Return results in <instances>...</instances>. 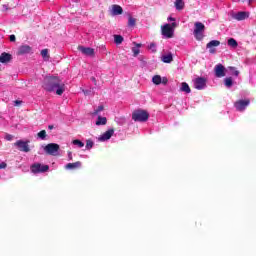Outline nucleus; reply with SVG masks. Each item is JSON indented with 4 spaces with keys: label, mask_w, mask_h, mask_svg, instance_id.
<instances>
[{
    "label": "nucleus",
    "mask_w": 256,
    "mask_h": 256,
    "mask_svg": "<svg viewBox=\"0 0 256 256\" xmlns=\"http://www.w3.org/2000/svg\"><path fill=\"white\" fill-rule=\"evenodd\" d=\"M42 87L48 93H53L56 90V95L65 93V83L57 76H46L43 80Z\"/></svg>",
    "instance_id": "nucleus-1"
},
{
    "label": "nucleus",
    "mask_w": 256,
    "mask_h": 256,
    "mask_svg": "<svg viewBox=\"0 0 256 256\" xmlns=\"http://www.w3.org/2000/svg\"><path fill=\"white\" fill-rule=\"evenodd\" d=\"M132 120L139 123H145V121H149V112L146 110H135L132 113Z\"/></svg>",
    "instance_id": "nucleus-2"
},
{
    "label": "nucleus",
    "mask_w": 256,
    "mask_h": 256,
    "mask_svg": "<svg viewBox=\"0 0 256 256\" xmlns=\"http://www.w3.org/2000/svg\"><path fill=\"white\" fill-rule=\"evenodd\" d=\"M205 24L202 22H196L194 23V37L197 41H203V38L205 37Z\"/></svg>",
    "instance_id": "nucleus-3"
},
{
    "label": "nucleus",
    "mask_w": 256,
    "mask_h": 256,
    "mask_svg": "<svg viewBox=\"0 0 256 256\" xmlns=\"http://www.w3.org/2000/svg\"><path fill=\"white\" fill-rule=\"evenodd\" d=\"M31 172L34 174L37 173H47L49 171V165H42L41 163H34L30 167Z\"/></svg>",
    "instance_id": "nucleus-4"
},
{
    "label": "nucleus",
    "mask_w": 256,
    "mask_h": 256,
    "mask_svg": "<svg viewBox=\"0 0 256 256\" xmlns=\"http://www.w3.org/2000/svg\"><path fill=\"white\" fill-rule=\"evenodd\" d=\"M30 141H23V140H17L14 143V146L19 149V151H22L23 153H29L31 151V148H29Z\"/></svg>",
    "instance_id": "nucleus-5"
},
{
    "label": "nucleus",
    "mask_w": 256,
    "mask_h": 256,
    "mask_svg": "<svg viewBox=\"0 0 256 256\" xmlns=\"http://www.w3.org/2000/svg\"><path fill=\"white\" fill-rule=\"evenodd\" d=\"M59 144L57 143H50V144H47L45 147H44V151L45 153H47L48 155H55L59 152Z\"/></svg>",
    "instance_id": "nucleus-6"
},
{
    "label": "nucleus",
    "mask_w": 256,
    "mask_h": 256,
    "mask_svg": "<svg viewBox=\"0 0 256 256\" xmlns=\"http://www.w3.org/2000/svg\"><path fill=\"white\" fill-rule=\"evenodd\" d=\"M194 87L195 89H198V91L203 90L205 87H207V78L198 77L194 80Z\"/></svg>",
    "instance_id": "nucleus-7"
},
{
    "label": "nucleus",
    "mask_w": 256,
    "mask_h": 256,
    "mask_svg": "<svg viewBox=\"0 0 256 256\" xmlns=\"http://www.w3.org/2000/svg\"><path fill=\"white\" fill-rule=\"evenodd\" d=\"M173 27H171V24H165L162 27V35H164V37H167V39H172L173 37Z\"/></svg>",
    "instance_id": "nucleus-8"
},
{
    "label": "nucleus",
    "mask_w": 256,
    "mask_h": 256,
    "mask_svg": "<svg viewBox=\"0 0 256 256\" xmlns=\"http://www.w3.org/2000/svg\"><path fill=\"white\" fill-rule=\"evenodd\" d=\"M78 51H80L83 55L87 57H94L95 56V49L85 47V46H78Z\"/></svg>",
    "instance_id": "nucleus-9"
},
{
    "label": "nucleus",
    "mask_w": 256,
    "mask_h": 256,
    "mask_svg": "<svg viewBox=\"0 0 256 256\" xmlns=\"http://www.w3.org/2000/svg\"><path fill=\"white\" fill-rule=\"evenodd\" d=\"M251 103V100H239L235 102L234 106L236 107L237 111H243L244 109H247L248 105Z\"/></svg>",
    "instance_id": "nucleus-10"
},
{
    "label": "nucleus",
    "mask_w": 256,
    "mask_h": 256,
    "mask_svg": "<svg viewBox=\"0 0 256 256\" xmlns=\"http://www.w3.org/2000/svg\"><path fill=\"white\" fill-rule=\"evenodd\" d=\"M221 45V42L219 40H211L209 43H207L206 48L209 49V53L213 54L216 52L214 47H219Z\"/></svg>",
    "instance_id": "nucleus-11"
},
{
    "label": "nucleus",
    "mask_w": 256,
    "mask_h": 256,
    "mask_svg": "<svg viewBox=\"0 0 256 256\" xmlns=\"http://www.w3.org/2000/svg\"><path fill=\"white\" fill-rule=\"evenodd\" d=\"M215 76L218 78L225 77V66L223 64H218L214 68Z\"/></svg>",
    "instance_id": "nucleus-12"
},
{
    "label": "nucleus",
    "mask_w": 256,
    "mask_h": 256,
    "mask_svg": "<svg viewBox=\"0 0 256 256\" xmlns=\"http://www.w3.org/2000/svg\"><path fill=\"white\" fill-rule=\"evenodd\" d=\"M115 133V129L111 128L108 131L104 132L99 138V141H109L111 137H113V134Z\"/></svg>",
    "instance_id": "nucleus-13"
},
{
    "label": "nucleus",
    "mask_w": 256,
    "mask_h": 256,
    "mask_svg": "<svg viewBox=\"0 0 256 256\" xmlns=\"http://www.w3.org/2000/svg\"><path fill=\"white\" fill-rule=\"evenodd\" d=\"M11 61H13V55H11L10 53L3 52L0 55V63L7 64L11 63Z\"/></svg>",
    "instance_id": "nucleus-14"
},
{
    "label": "nucleus",
    "mask_w": 256,
    "mask_h": 256,
    "mask_svg": "<svg viewBox=\"0 0 256 256\" xmlns=\"http://www.w3.org/2000/svg\"><path fill=\"white\" fill-rule=\"evenodd\" d=\"M236 21H245V19H249V12L240 11L234 14L233 16Z\"/></svg>",
    "instance_id": "nucleus-15"
},
{
    "label": "nucleus",
    "mask_w": 256,
    "mask_h": 256,
    "mask_svg": "<svg viewBox=\"0 0 256 256\" xmlns=\"http://www.w3.org/2000/svg\"><path fill=\"white\" fill-rule=\"evenodd\" d=\"M27 53H31V46L22 45L18 48L17 55H27Z\"/></svg>",
    "instance_id": "nucleus-16"
},
{
    "label": "nucleus",
    "mask_w": 256,
    "mask_h": 256,
    "mask_svg": "<svg viewBox=\"0 0 256 256\" xmlns=\"http://www.w3.org/2000/svg\"><path fill=\"white\" fill-rule=\"evenodd\" d=\"M81 165H82L81 161L68 163L66 164L65 169H81Z\"/></svg>",
    "instance_id": "nucleus-17"
},
{
    "label": "nucleus",
    "mask_w": 256,
    "mask_h": 256,
    "mask_svg": "<svg viewBox=\"0 0 256 256\" xmlns=\"http://www.w3.org/2000/svg\"><path fill=\"white\" fill-rule=\"evenodd\" d=\"M113 15H123V8L119 5L112 6Z\"/></svg>",
    "instance_id": "nucleus-18"
},
{
    "label": "nucleus",
    "mask_w": 256,
    "mask_h": 256,
    "mask_svg": "<svg viewBox=\"0 0 256 256\" xmlns=\"http://www.w3.org/2000/svg\"><path fill=\"white\" fill-rule=\"evenodd\" d=\"M174 5L177 11H183V9H185V2H183V0H176Z\"/></svg>",
    "instance_id": "nucleus-19"
},
{
    "label": "nucleus",
    "mask_w": 256,
    "mask_h": 256,
    "mask_svg": "<svg viewBox=\"0 0 256 256\" xmlns=\"http://www.w3.org/2000/svg\"><path fill=\"white\" fill-rule=\"evenodd\" d=\"M180 91L183 93H191V88L189 87V84L187 82H182Z\"/></svg>",
    "instance_id": "nucleus-20"
},
{
    "label": "nucleus",
    "mask_w": 256,
    "mask_h": 256,
    "mask_svg": "<svg viewBox=\"0 0 256 256\" xmlns=\"http://www.w3.org/2000/svg\"><path fill=\"white\" fill-rule=\"evenodd\" d=\"M229 47H232L233 49H237V47H239V43H237V40H235L234 38H230L227 41Z\"/></svg>",
    "instance_id": "nucleus-21"
},
{
    "label": "nucleus",
    "mask_w": 256,
    "mask_h": 256,
    "mask_svg": "<svg viewBox=\"0 0 256 256\" xmlns=\"http://www.w3.org/2000/svg\"><path fill=\"white\" fill-rule=\"evenodd\" d=\"M40 53H41V56L44 59V61H49V59L51 57V56H49V49H43V50H41Z\"/></svg>",
    "instance_id": "nucleus-22"
},
{
    "label": "nucleus",
    "mask_w": 256,
    "mask_h": 256,
    "mask_svg": "<svg viewBox=\"0 0 256 256\" xmlns=\"http://www.w3.org/2000/svg\"><path fill=\"white\" fill-rule=\"evenodd\" d=\"M163 63H171L173 61V54L169 53L167 55L162 56Z\"/></svg>",
    "instance_id": "nucleus-23"
},
{
    "label": "nucleus",
    "mask_w": 256,
    "mask_h": 256,
    "mask_svg": "<svg viewBox=\"0 0 256 256\" xmlns=\"http://www.w3.org/2000/svg\"><path fill=\"white\" fill-rule=\"evenodd\" d=\"M137 25V19L133 18L131 15L128 16V27H135Z\"/></svg>",
    "instance_id": "nucleus-24"
},
{
    "label": "nucleus",
    "mask_w": 256,
    "mask_h": 256,
    "mask_svg": "<svg viewBox=\"0 0 256 256\" xmlns=\"http://www.w3.org/2000/svg\"><path fill=\"white\" fill-rule=\"evenodd\" d=\"M96 125H107V118L98 116V120L96 121Z\"/></svg>",
    "instance_id": "nucleus-25"
},
{
    "label": "nucleus",
    "mask_w": 256,
    "mask_h": 256,
    "mask_svg": "<svg viewBox=\"0 0 256 256\" xmlns=\"http://www.w3.org/2000/svg\"><path fill=\"white\" fill-rule=\"evenodd\" d=\"M161 75H155L152 78V83H154V85H161Z\"/></svg>",
    "instance_id": "nucleus-26"
},
{
    "label": "nucleus",
    "mask_w": 256,
    "mask_h": 256,
    "mask_svg": "<svg viewBox=\"0 0 256 256\" xmlns=\"http://www.w3.org/2000/svg\"><path fill=\"white\" fill-rule=\"evenodd\" d=\"M114 43H116V45H121V43H123V36L114 35Z\"/></svg>",
    "instance_id": "nucleus-27"
},
{
    "label": "nucleus",
    "mask_w": 256,
    "mask_h": 256,
    "mask_svg": "<svg viewBox=\"0 0 256 256\" xmlns=\"http://www.w3.org/2000/svg\"><path fill=\"white\" fill-rule=\"evenodd\" d=\"M224 85H226V87H233V78L231 77L225 78Z\"/></svg>",
    "instance_id": "nucleus-28"
},
{
    "label": "nucleus",
    "mask_w": 256,
    "mask_h": 256,
    "mask_svg": "<svg viewBox=\"0 0 256 256\" xmlns=\"http://www.w3.org/2000/svg\"><path fill=\"white\" fill-rule=\"evenodd\" d=\"M37 137H39V139H42V141H44V139H46V137H47V131L42 130V131L38 132Z\"/></svg>",
    "instance_id": "nucleus-29"
},
{
    "label": "nucleus",
    "mask_w": 256,
    "mask_h": 256,
    "mask_svg": "<svg viewBox=\"0 0 256 256\" xmlns=\"http://www.w3.org/2000/svg\"><path fill=\"white\" fill-rule=\"evenodd\" d=\"M73 145H77L80 149L85 147V143H83L81 140L76 139L72 141Z\"/></svg>",
    "instance_id": "nucleus-30"
},
{
    "label": "nucleus",
    "mask_w": 256,
    "mask_h": 256,
    "mask_svg": "<svg viewBox=\"0 0 256 256\" xmlns=\"http://www.w3.org/2000/svg\"><path fill=\"white\" fill-rule=\"evenodd\" d=\"M228 69L232 71V75H234L235 77H239V70H237V68L230 66L228 67Z\"/></svg>",
    "instance_id": "nucleus-31"
},
{
    "label": "nucleus",
    "mask_w": 256,
    "mask_h": 256,
    "mask_svg": "<svg viewBox=\"0 0 256 256\" xmlns=\"http://www.w3.org/2000/svg\"><path fill=\"white\" fill-rule=\"evenodd\" d=\"M104 109L105 107L103 105H100L96 110H94V113H92V115H99V113H101V111H103Z\"/></svg>",
    "instance_id": "nucleus-32"
},
{
    "label": "nucleus",
    "mask_w": 256,
    "mask_h": 256,
    "mask_svg": "<svg viewBox=\"0 0 256 256\" xmlns=\"http://www.w3.org/2000/svg\"><path fill=\"white\" fill-rule=\"evenodd\" d=\"M93 145L94 143L92 142V140H87L86 141V149H93Z\"/></svg>",
    "instance_id": "nucleus-33"
},
{
    "label": "nucleus",
    "mask_w": 256,
    "mask_h": 256,
    "mask_svg": "<svg viewBox=\"0 0 256 256\" xmlns=\"http://www.w3.org/2000/svg\"><path fill=\"white\" fill-rule=\"evenodd\" d=\"M13 138H14V136L11 135V134H6V135H5L6 141H13Z\"/></svg>",
    "instance_id": "nucleus-34"
},
{
    "label": "nucleus",
    "mask_w": 256,
    "mask_h": 256,
    "mask_svg": "<svg viewBox=\"0 0 256 256\" xmlns=\"http://www.w3.org/2000/svg\"><path fill=\"white\" fill-rule=\"evenodd\" d=\"M161 83H162V85H167V83H169V79H167V77H163L161 79Z\"/></svg>",
    "instance_id": "nucleus-35"
},
{
    "label": "nucleus",
    "mask_w": 256,
    "mask_h": 256,
    "mask_svg": "<svg viewBox=\"0 0 256 256\" xmlns=\"http://www.w3.org/2000/svg\"><path fill=\"white\" fill-rule=\"evenodd\" d=\"M255 0H242V3H248V5H253Z\"/></svg>",
    "instance_id": "nucleus-36"
},
{
    "label": "nucleus",
    "mask_w": 256,
    "mask_h": 256,
    "mask_svg": "<svg viewBox=\"0 0 256 256\" xmlns=\"http://www.w3.org/2000/svg\"><path fill=\"white\" fill-rule=\"evenodd\" d=\"M132 51L134 53V57H137V55H139V49L138 48H133Z\"/></svg>",
    "instance_id": "nucleus-37"
},
{
    "label": "nucleus",
    "mask_w": 256,
    "mask_h": 256,
    "mask_svg": "<svg viewBox=\"0 0 256 256\" xmlns=\"http://www.w3.org/2000/svg\"><path fill=\"white\" fill-rule=\"evenodd\" d=\"M16 39H17V38L15 37L14 34L10 35V41H11L12 43L15 42Z\"/></svg>",
    "instance_id": "nucleus-38"
},
{
    "label": "nucleus",
    "mask_w": 256,
    "mask_h": 256,
    "mask_svg": "<svg viewBox=\"0 0 256 256\" xmlns=\"http://www.w3.org/2000/svg\"><path fill=\"white\" fill-rule=\"evenodd\" d=\"M7 167V163L2 162L0 163V169H5Z\"/></svg>",
    "instance_id": "nucleus-39"
},
{
    "label": "nucleus",
    "mask_w": 256,
    "mask_h": 256,
    "mask_svg": "<svg viewBox=\"0 0 256 256\" xmlns=\"http://www.w3.org/2000/svg\"><path fill=\"white\" fill-rule=\"evenodd\" d=\"M68 159L69 161H73V153L68 152Z\"/></svg>",
    "instance_id": "nucleus-40"
},
{
    "label": "nucleus",
    "mask_w": 256,
    "mask_h": 256,
    "mask_svg": "<svg viewBox=\"0 0 256 256\" xmlns=\"http://www.w3.org/2000/svg\"><path fill=\"white\" fill-rule=\"evenodd\" d=\"M14 103H15V105H21L22 102L19 100H15Z\"/></svg>",
    "instance_id": "nucleus-41"
},
{
    "label": "nucleus",
    "mask_w": 256,
    "mask_h": 256,
    "mask_svg": "<svg viewBox=\"0 0 256 256\" xmlns=\"http://www.w3.org/2000/svg\"><path fill=\"white\" fill-rule=\"evenodd\" d=\"M91 80L95 83V85H97V80L95 79V77H92Z\"/></svg>",
    "instance_id": "nucleus-42"
},
{
    "label": "nucleus",
    "mask_w": 256,
    "mask_h": 256,
    "mask_svg": "<svg viewBox=\"0 0 256 256\" xmlns=\"http://www.w3.org/2000/svg\"><path fill=\"white\" fill-rule=\"evenodd\" d=\"M170 26L171 27H177V23L173 22Z\"/></svg>",
    "instance_id": "nucleus-43"
},
{
    "label": "nucleus",
    "mask_w": 256,
    "mask_h": 256,
    "mask_svg": "<svg viewBox=\"0 0 256 256\" xmlns=\"http://www.w3.org/2000/svg\"><path fill=\"white\" fill-rule=\"evenodd\" d=\"M168 20H169V21H175V18L169 17Z\"/></svg>",
    "instance_id": "nucleus-44"
},
{
    "label": "nucleus",
    "mask_w": 256,
    "mask_h": 256,
    "mask_svg": "<svg viewBox=\"0 0 256 256\" xmlns=\"http://www.w3.org/2000/svg\"><path fill=\"white\" fill-rule=\"evenodd\" d=\"M153 47H155V45L153 43L150 44V49H153Z\"/></svg>",
    "instance_id": "nucleus-45"
},
{
    "label": "nucleus",
    "mask_w": 256,
    "mask_h": 256,
    "mask_svg": "<svg viewBox=\"0 0 256 256\" xmlns=\"http://www.w3.org/2000/svg\"><path fill=\"white\" fill-rule=\"evenodd\" d=\"M53 128H54L53 125H49V126H48V129H50V130L53 129Z\"/></svg>",
    "instance_id": "nucleus-46"
},
{
    "label": "nucleus",
    "mask_w": 256,
    "mask_h": 256,
    "mask_svg": "<svg viewBox=\"0 0 256 256\" xmlns=\"http://www.w3.org/2000/svg\"><path fill=\"white\" fill-rule=\"evenodd\" d=\"M137 47H141V44H137Z\"/></svg>",
    "instance_id": "nucleus-47"
}]
</instances>
